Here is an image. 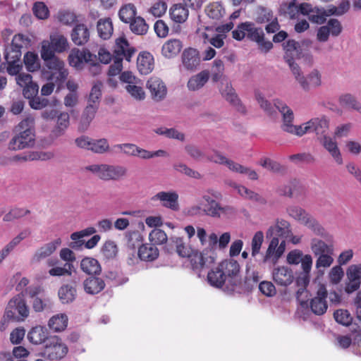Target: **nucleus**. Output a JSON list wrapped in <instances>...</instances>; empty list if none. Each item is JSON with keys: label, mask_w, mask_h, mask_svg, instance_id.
<instances>
[{"label": "nucleus", "mask_w": 361, "mask_h": 361, "mask_svg": "<svg viewBox=\"0 0 361 361\" xmlns=\"http://www.w3.org/2000/svg\"><path fill=\"white\" fill-rule=\"evenodd\" d=\"M171 19L177 23H183L186 21L189 16L188 9L181 4L172 6L169 10Z\"/></svg>", "instance_id": "72a5a7b5"}, {"label": "nucleus", "mask_w": 361, "mask_h": 361, "mask_svg": "<svg viewBox=\"0 0 361 361\" xmlns=\"http://www.w3.org/2000/svg\"><path fill=\"white\" fill-rule=\"evenodd\" d=\"M9 307H13L14 310L17 311L18 314V315H17L18 322L24 321L29 316V308L25 300L20 295H18L10 300Z\"/></svg>", "instance_id": "393cba45"}, {"label": "nucleus", "mask_w": 361, "mask_h": 361, "mask_svg": "<svg viewBox=\"0 0 361 361\" xmlns=\"http://www.w3.org/2000/svg\"><path fill=\"white\" fill-rule=\"evenodd\" d=\"M348 282L345 283V291L350 294L357 290L361 284V264H352L346 270Z\"/></svg>", "instance_id": "f8f14e48"}, {"label": "nucleus", "mask_w": 361, "mask_h": 361, "mask_svg": "<svg viewBox=\"0 0 361 361\" xmlns=\"http://www.w3.org/2000/svg\"><path fill=\"white\" fill-rule=\"evenodd\" d=\"M183 67L188 71H193L200 63V53L194 48L185 49L181 56Z\"/></svg>", "instance_id": "aec40b11"}, {"label": "nucleus", "mask_w": 361, "mask_h": 361, "mask_svg": "<svg viewBox=\"0 0 361 361\" xmlns=\"http://www.w3.org/2000/svg\"><path fill=\"white\" fill-rule=\"evenodd\" d=\"M221 95L228 101L231 105L236 108V109L245 114L246 110L245 107L241 104L235 90L233 88L231 84L228 82L226 83L222 82L220 89Z\"/></svg>", "instance_id": "6ab92c4d"}, {"label": "nucleus", "mask_w": 361, "mask_h": 361, "mask_svg": "<svg viewBox=\"0 0 361 361\" xmlns=\"http://www.w3.org/2000/svg\"><path fill=\"white\" fill-rule=\"evenodd\" d=\"M68 319L66 314H57L51 317L48 322V326L54 332H61L68 326Z\"/></svg>", "instance_id": "f704fd0d"}, {"label": "nucleus", "mask_w": 361, "mask_h": 361, "mask_svg": "<svg viewBox=\"0 0 361 361\" xmlns=\"http://www.w3.org/2000/svg\"><path fill=\"white\" fill-rule=\"evenodd\" d=\"M320 140L324 148L331 154L336 161L338 164H342L343 159L336 142L334 141L332 138L327 137L326 135H324V137Z\"/></svg>", "instance_id": "e433bc0d"}, {"label": "nucleus", "mask_w": 361, "mask_h": 361, "mask_svg": "<svg viewBox=\"0 0 361 361\" xmlns=\"http://www.w3.org/2000/svg\"><path fill=\"white\" fill-rule=\"evenodd\" d=\"M305 226L310 228L314 234L322 236L325 238H329L328 233L322 225L312 216L309 218L308 221L305 224Z\"/></svg>", "instance_id": "13d9d810"}, {"label": "nucleus", "mask_w": 361, "mask_h": 361, "mask_svg": "<svg viewBox=\"0 0 361 361\" xmlns=\"http://www.w3.org/2000/svg\"><path fill=\"white\" fill-rule=\"evenodd\" d=\"M80 269L88 275H99L102 267L99 262L92 257H85L80 262Z\"/></svg>", "instance_id": "c756f323"}, {"label": "nucleus", "mask_w": 361, "mask_h": 361, "mask_svg": "<svg viewBox=\"0 0 361 361\" xmlns=\"http://www.w3.org/2000/svg\"><path fill=\"white\" fill-rule=\"evenodd\" d=\"M109 149V145L106 139H92L90 151L96 154H104Z\"/></svg>", "instance_id": "4d7b16f0"}, {"label": "nucleus", "mask_w": 361, "mask_h": 361, "mask_svg": "<svg viewBox=\"0 0 361 361\" xmlns=\"http://www.w3.org/2000/svg\"><path fill=\"white\" fill-rule=\"evenodd\" d=\"M312 262L309 257H306L302 262V271L295 279L297 286L300 289H305L308 286L310 280V271L312 269Z\"/></svg>", "instance_id": "bb28decb"}, {"label": "nucleus", "mask_w": 361, "mask_h": 361, "mask_svg": "<svg viewBox=\"0 0 361 361\" xmlns=\"http://www.w3.org/2000/svg\"><path fill=\"white\" fill-rule=\"evenodd\" d=\"M240 265L235 260H224L207 274V281L213 287L233 288L239 283Z\"/></svg>", "instance_id": "f257e3e1"}, {"label": "nucleus", "mask_w": 361, "mask_h": 361, "mask_svg": "<svg viewBox=\"0 0 361 361\" xmlns=\"http://www.w3.org/2000/svg\"><path fill=\"white\" fill-rule=\"evenodd\" d=\"M202 206L206 215L212 217H220L221 214H226L232 210L229 206L221 207L219 203L208 195L202 197Z\"/></svg>", "instance_id": "2eb2a0df"}, {"label": "nucleus", "mask_w": 361, "mask_h": 361, "mask_svg": "<svg viewBox=\"0 0 361 361\" xmlns=\"http://www.w3.org/2000/svg\"><path fill=\"white\" fill-rule=\"evenodd\" d=\"M16 135L9 142V149L19 150L31 147L35 143V118L27 116L14 128Z\"/></svg>", "instance_id": "7ed1b4c3"}, {"label": "nucleus", "mask_w": 361, "mask_h": 361, "mask_svg": "<svg viewBox=\"0 0 361 361\" xmlns=\"http://www.w3.org/2000/svg\"><path fill=\"white\" fill-rule=\"evenodd\" d=\"M128 24H130V30L136 35H145L149 29L145 20L140 16H135Z\"/></svg>", "instance_id": "09e8293b"}, {"label": "nucleus", "mask_w": 361, "mask_h": 361, "mask_svg": "<svg viewBox=\"0 0 361 361\" xmlns=\"http://www.w3.org/2000/svg\"><path fill=\"white\" fill-rule=\"evenodd\" d=\"M334 254L325 253L317 255L318 257L315 262V267L321 274H324V269L329 268L334 263Z\"/></svg>", "instance_id": "3c124183"}, {"label": "nucleus", "mask_w": 361, "mask_h": 361, "mask_svg": "<svg viewBox=\"0 0 361 361\" xmlns=\"http://www.w3.org/2000/svg\"><path fill=\"white\" fill-rule=\"evenodd\" d=\"M72 268L73 265L71 263H66L63 267H54L49 270V274L51 276H63L72 275Z\"/></svg>", "instance_id": "0e129e2a"}, {"label": "nucleus", "mask_w": 361, "mask_h": 361, "mask_svg": "<svg viewBox=\"0 0 361 361\" xmlns=\"http://www.w3.org/2000/svg\"><path fill=\"white\" fill-rule=\"evenodd\" d=\"M95 59V55L90 52L89 50L83 49H73L68 56V62L70 66L78 70H81L85 63H89L90 61Z\"/></svg>", "instance_id": "ddd939ff"}, {"label": "nucleus", "mask_w": 361, "mask_h": 361, "mask_svg": "<svg viewBox=\"0 0 361 361\" xmlns=\"http://www.w3.org/2000/svg\"><path fill=\"white\" fill-rule=\"evenodd\" d=\"M98 106H99L97 104H88L81 116L80 125L78 127L80 130L85 131L87 130L90 123L94 118L95 114L98 109Z\"/></svg>", "instance_id": "2f4dec72"}, {"label": "nucleus", "mask_w": 361, "mask_h": 361, "mask_svg": "<svg viewBox=\"0 0 361 361\" xmlns=\"http://www.w3.org/2000/svg\"><path fill=\"white\" fill-rule=\"evenodd\" d=\"M287 212L290 216L305 225L308 221L311 215L307 213L304 209L298 206H291L287 209Z\"/></svg>", "instance_id": "de8ad7c7"}, {"label": "nucleus", "mask_w": 361, "mask_h": 361, "mask_svg": "<svg viewBox=\"0 0 361 361\" xmlns=\"http://www.w3.org/2000/svg\"><path fill=\"white\" fill-rule=\"evenodd\" d=\"M135 52L136 49L130 44L125 37H120L116 39L113 51V56L116 60L123 61L125 59L130 62Z\"/></svg>", "instance_id": "9d476101"}, {"label": "nucleus", "mask_w": 361, "mask_h": 361, "mask_svg": "<svg viewBox=\"0 0 361 361\" xmlns=\"http://www.w3.org/2000/svg\"><path fill=\"white\" fill-rule=\"evenodd\" d=\"M339 104L341 106L355 109L359 102L356 98L348 93L341 94L338 99Z\"/></svg>", "instance_id": "774afa93"}, {"label": "nucleus", "mask_w": 361, "mask_h": 361, "mask_svg": "<svg viewBox=\"0 0 361 361\" xmlns=\"http://www.w3.org/2000/svg\"><path fill=\"white\" fill-rule=\"evenodd\" d=\"M99 36L103 39H109L114 32L113 23L110 18L99 19L97 24Z\"/></svg>", "instance_id": "4c0bfd02"}, {"label": "nucleus", "mask_w": 361, "mask_h": 361, "mask_svg": "<svg viewBox=\"0 0 361 361\" xmlns=\"http://www.w3.org/2000/svg\"><path fill=\"white\" fill-rule=\"evenodd\" d=\"M147 88L149 90L153 100L159 102L165 98L167 88L164 82L159 78H150L147 82Z\"/></svg>", "instance_id": "a211bd4d"}, {"label": "nucleus", "mask_w": 361, "mask_h": 361, "mask_svg": "<svg viewBox=\"0 0 361 361\" xmlns=\"http://www.w3.org/2000/svg\"><path fill=\"white\" fill-rule=\"evenodd\" d=\"M309 257L312 263V257L310 255H303L302 252L299 250H293L290 251L287 255V262L289 264H298L301 263V268L302 269V262L305 261L306 257Z\"/></svg>", "instance_id": "864d4df0"}, {"label": "nucleus", "mask_w": 361, "mask_h": 361, "mask_svg": "<svg viewBox=\"0 0 361 361\" xmlns=\"http://www.w3.org/2000/svg\"><path fill=\"white\" fill-rule=\"evenodd\" d=\"M30 213L29 209H25L23 208H18L14 207L11 209L3 218L4 221H12L13 220L20 219L26 214Z\"/></svg>", "instance_id": "69168bd1"}, {"label": "nucleus", "mask_w": 361, "mask_h": 361, "mask_svg": "<svg viewBox=\"0 0 361 361\" xmlns=\"http://www.w3.org/2000/svg\"><path fill=\"white\" fill-rule=\"evenodd\" d=\"M328 292L324 285H321L315 295L310 301L311 311L316 315H323L328 309L327 304Z\"/></svg>", "instance_id": "9b49d317"}, {"label": "nucleus", "mask_w": 361, "mask_h": 361, "mask_svg": "<svg viewBox=\"0 0 361 361\" xmlns=\"http://www.w3.org/2000/svg\"><path fill=\"white\" fill-rule=\"evenodd\" d=\"M309 125H310V132H315L318 138L322 139L324 135H326L329 122L325 117L314 118L309 121Z\"/></svg>", "instance_id": "c85d7f7f"}, {"label": "nucleus", "mask_w": 361, "mask_h": 361, "mask_svg": "<svg viewBox=\"0 0 361 361\" xmlns=\"http://www.w3.org/2000/svg\"><path fill=\"white\" fill-rule=\"evenodd\" d=\"M232 36L238 41L246 37L249 40L256 42L260 51L264 53H267L273 48L272 42L265 40L262 28L256 27L252 22L238 24L236 29L232 32Z\"/></svg>", "instance_id": "f03ea898"}, {"label": "nucleus", "mask_w": 361, "mask_h": 361, "mask_svg": "<svg viewBox=\"0 0 361 361\" xmlns=\"http://www.w3.org/2000/svg\"><path fill=\"white\" fill-rule=\"evenodd\" d=\"M47 329L42 326H37L30 329L27 334V338L33 344L46 343L49 338Z\"/></svg>", "instance_id": "7c9ffc66"}, {"label": "nucleus", "mask_w": 361, "mask_h": 361, "mask_svg": "<svg viewBox=\"0 0 361 361\" xmlns=\"http://www.w3.org/2000/svg\"><path fill=\"white\" fill-rule=\"evenodd\" d=\"M78 281L73 279L70 283L62 285L58 291V295L63 304H68L75 300L77 295V284Z\"/></svg>", "instance_id": "412c9836"}, {"label": "nucleus", "mask_w": 361, "mask_h": 361, "mask_svg": "<svg viewBox=\"0 0 361 361\" xmlns=\"http://www.w3.org/2000/svg\"><path fill=\"white\" fill-rule=\"evenodd\" d=\"M334 317L338 323L346 326L353 322V317L347 310H337L334 313Z\"/></svg>", "instance_id": "680f3d73"}, {"label": "nucleus", "mask_w": 361, "mask_h": 361, "mask_svg": "<svg viewBox=\"0 0 361 361\" xmlns=\"http://www.w3.org/2000/svg\"><path fill=\"white\" fill-rule=\"evenodd\" d=\"M205 12L210 18L220 20L225 14V9L221 3L212 2L206 7Z\"/></svg>", "instance_id": "8fccbe9b"}, {"label": "nucleus", "mask_w": 361, "mask_h": 361, "mask_svg": "<svg viewBox=\"0 0 361 361\" xmlns=\"http://www.w3.org/2000/svg\"><path fill=\"white\" fill-rule=\"evenodd\" d=\"M106 286L104 281L95 275H92L83 281V288L86 293L96 295L102 292Z\"/></svg>", "instance_id": "5701e85b"}, {"label": "nucleus", "mask_w": 361, "mask_h": 361, "mask_svg": "<svg viewBox=\"0 0 361 361\" xmlns=\"http://www.w3.org/2000/svg\"><path fill=\"white\" fill-rule=\"evenodd\" d=\"M344 271L340 265L333 267L328 274L329 282L333 285L338 284L342 281Z\"/></svg>", "instance_id": "e2e57ef3"}, {"label": "nucleus", "mask_w": 361, "mask_h": 361, "mask_svg": "<svg viewBox=\"0 0 361 361\" xmlns=\"http://www.w3.org/2000/svg\"><path fill=\"white\" fill-rule=\"evenodd\" d=\"M274 106L283 116V124L282 126V129L284 131L298 136H302L306 133L310 132V125H309V121L301 126L293 125V113L286 104L279 99H276L274 101Z\"/></svg>", "instance_id": "39448f33"}, {"label": "nucleus", "mask_w": 361, "mask_h": 361, "mask_svg": "<svg viewBox=\"0 0 361 361\" xmlns=\"http://www.w3.org/2000/svg\"><path fill=\"white\" fill-rule=\"evenodd\" d=\"M311 249L315 256L325 253L334 254V247L319 239H313L311 243Z\"/></svg>", "instance_id": "a18cd8bd"}, {"label": "nucleus", "mask_w": 361, "mask_h": 361, "mask_svg": "<svg viewBox=\"0 0 361 361\" xmlns=\"http://www.w3.org/2000/svg\"><path fill=\"white\" fill-rule=\"evenodd\" d=\"M207 250L202 252L192 251L189 255V261L192 270L200 276L201 271L210 267L214 263L215 257Z\"/></svg>", "instance_id": "6e6552de"}, {"label": "nucleus", "mask_w": 361, "mask_h": 361, "mask_svg": "<svg viewBox=\"0 0 361 361\" xmlns=\"http://www.w3.org/2000/svg\"><path fill=\"white\" fill-rule=\"evenodd\" d=\"M209 73L202 71L195 75L192 76L188 82V87L190 90L195 91L202 87L208 81Z\"/></svg>", "instance_id": "58836bf2"}, {"label": "nucleus", "mask_w": 361, "mask_h": 361, "mask_svg": "<svg viewBox=\"0 0 361 361\" xmlns=\"http://www.w3.org/2000/svg\"><path fill=\"white\" fill-rule=\"evenodd\" d=\"M172 243L176 247V252L179 256L182 257H189V255H190L192 251H190V247L185 245L182 238H176L172 239Z\"/></svg>", "instance_id": "338daca9"}, {"label": "nucleus", "mask_w": 361, "mask_h": 361, "mask_svg": "<svg viewBox=\"0 0 361 361\" xmlns=\"http://www.w3.org/2000/svg\"><path fill=\"white\" fill-rule=\"evenodd\" d=\"M233 187L237 190L238 192L244 198L255 201L261 204L267 203L266 200L258 193L249 190L243 185L234 184Z\"/></svg>", "instance_id": "c03bdc74"}, {"label": "nucleus", "mask_w": 361, "mask_h": 361, "mask_svg": "<svg viewBox=\"0 0 361 361\" xmlns=\"http://www.w3.org/2000/svg\"><path fill=\"white\" fill-rule=\"evenodd\" d=\"M60 70L61 71L53 72V73L48 75L45 78L49 81H52L57 85L61 86L67 79L68 71L66 68H63V69Z\"/></svg>", "instance_id": "052dcab7"}, {"label": "nucleus", "mask_w": 361, "mask_h": 361, "mask_svg": "<svg viewBox=\"0 0 361 361\" xmlns=\"http://www.w3.org/2000/svg\"><path fill=\"white\" fill-rule=\"evenodd\" d=\"M68 42L67 39L62 35L55 33L49 37V40H43L42 42L41 53L47 51L51 54H55V52L61 53L67 49Z\"/></svg>", "instance_id": "1a4fd4ad"}, {"label": "nucleus", "mask_w": 361, "mask_h": 361, "mask_svg": "<svg viewBox=\"0 0 361 361\" xmlns=\"http://www.w3.org/2000/svg\"><path fill=\"white\" fill-rule=\"evenodd\" d=\"M137 66L141 74L147 75L150 73L154 66L153 56L147 51L141 52L137 59Z\"/></svg>", "instance_id": "b1692460"}, {"label": "nucleus", "mask_w": 361, "mask_h": 361, "mask_svg": "<svg viewBox=\"0 0 361 361\" xmlns=\"http://www.w3.org/2000/svg\"><path fill=\"white\" fill-rule=\"evenodd\" d=\"M149 239L152 243L151 245L155 246L156 245H162L166 243L167 235L163 230L154 228L150 232Z\"/></svg>", "instance_id": "bf43d9fd"}, {"label": "nucleus", "mask_w": 361, "mask_h": 361, "mask_svg": "<svg viewBox=\"0 0 361 361\" xmlns=\"http://www.w3.org/2000/svg\"><path fill=\"white\" fill-rule=\"evenodd\" d=\"M274 18V13L271 9L260 6L257 9L255 21L258 24H264L269 22Z\"/></svg>", "instance_id": "6e6d98bb"}, {"label": "nucleus", "mask_w": 361, "mask_h": 361, "mask_svg": "<svg viewBox=\"0 0 361 361\" xmlns=\"http://www.w3.org/2000/svg\"><path fill=\"white\" fill-rule=\"evenodd\" d=\"M17 84L23 87V94L29 99L38 94L39 86L33 82L32 77L28 73L19 74L16 78Z\"/></svg>", "instance_id": "4468645a"}, {"label": "nucleus", "mask_w": 361, "mask_h": 361, "mask_svg": "<svg viewBox=\"0 0 361 361\" xmlns=\"http://www.w3.org/2000/svg\"><path fill=\"white\" fill-rule=\"evenodd\" d=\"M183 48L182 42L178 39H170L162 46L161 53L166 58H173L178 55Z\"/></svg>", "instance_id": "cd10ccee"}, {"label": "nucleus", "mask_w": 361, "mask_h": 361, "mask_svg": "<svg viewBox=\"0 0 361 361\" xmlns=\"http://www.w3.org/2000/svg\"><path fill=\"white\" fill-rule=\"evenodd\" d=\"M178 195L177 192H159L152 197V200H159L161 204L172 210L178 209Z\"/></svg>", "instance_id": "4be33fe9"}, {"label": "nucleus", "mask_w": 361, "mask_h": 361, "mask_svg": "<svg viewBox=\"0 0 361 361\" xmlns=\"http://www.w3.org/2000/svg\"><path fill=\"white\" fill-rule=\"evenodd\" d=\"M90 39V31L84 24L76 25L71 32L73 42L78 46L86 44Z\"/></svg>", "instance_id": "a878e982"}, {"label": "nucleus", "mask_w": 361, "mask_h": 361, "mask_svg": "<svg viewBox=\"0 0 361 361\" xmlns=\"http://www.w3.org/2000/svg\"><path fill=\"white\" fill-rule=\"evenodd\" d=\"M272 279L277 286L287 287L294 281L295 276L290 268L281 266L273 269Z\"/></svg>", "instance_id": "dca6fc26"}, {"label": "nucleus", "mask_w": 361, "mask_h": 361, "mask_svg": "<svg viewBox=\"0 0 361 361\" xmlns=\"http://www.w3.org/2000/svg\"><path fill=\"white\" fill-rule=\"evenodd\" d=\"M224 64L221 59H215L211 68V77L213 82L219 81L224 76Z\"/></svg>", "instance_id": "5fc2aeb1"}, {"label": "nucleus", "mask_w": 361, "mask_h": 361, "mask_svg": "<svg viewBox=\"0 0 361 361\" xmlns=\"http://www.w3.org/2000/svg\"><path fill=\"white\" fill-rule=\"evenodd\" d=\"M61 244V238H56L54 240L48 243L41 247L35 252L34 257L39 261L42 259L46 258L53 254L56 248Z\"/></svg>", "instance_id": "c9c22d12"}, {"label": "nucleus", "mask_w": 361, "mask_h": 361, "mask_svg": "<svg viewBox=\"0 0 361 361\" xmlns=\"http://www.w3.org/2000/svg\"><path fill=\"white\" fill-rule=\"evenodd\" d=\"M47 51L40 54L41 58L44 63V67L42 71V74L44 77L65 68V63L62 60L55 56V54H51L49 52L47 54Z\"/></svg>", "instance_id": "f3484780"}, {"label": "nucleus", "mask_w": 361, "mask_h": 361, "mask_svg": "<svg viewBox=\"0 0 361 361\" xmlns=\"http://www.w3.org/2000/svg\"><path fill=\"white\" fill-rule=\"evenodd\" d=\"M23 61L27 70L34 72L39 69L40 64L37 54L32 51H27L23 58Z\"/></svg>", "instance_id": "603ef678"}, {"label": "nucleus", "mask_w": 361, "mask_h": 361, "mask_svg": "<svg viewBox=\"0 0 361 361\" xmlns=\"http://www.w3.org/2000/svg\"><path fill=\"white\" fill-rule=\"evenodd\" d=\"M22 48V45L16 44L13 40L11 44L5 49L4 58L6 61H20Z\"/></svg>", "instance_id": "37998d69"}, {"label": "nucleus", "mask_w": 361, "mask_h": 361, "mask_svg": "<svg viewBox=\"0 0 361 361\" xmlns=\"http://www.w3.org/2000/svg\"><path fill=\"white\" fill-rule=\"evenodd\" d=\"M283 49L284 50V60L288 64L296 80L300 84L302 88L307 89L308 85L302 76L300 75V68L297 63H295L294 59L299 58L300 55V44L294 39H288L283 42Z\"/></svg>", "instance_id": "20e7f679"}, {"label": "nucleus", "mask_w": 361, "mask_h": 361, "mask_svg": "<svg viewBox=\"0 0 361 361\" xmlns=\"http://www.w3.org/2000/svg\"><path fill=\"white\" fill-rule=\"evenodd\" d=\"M137 255L141 260L152 262L159 257V250L151 244H143L139 247Z\"/></svg>", "instance_id": "473e14b6"}, {"label": "nucleus", "mask_w": 361, "mask_h": 361, "mask_svg": "<svg viewBox=\"0 0 361 361\" xmlns=\"http://www.w3.org/2000/svg\"><path fill=\"white\" fill-rule=\"evenodd\" d=\"M86 170L91 171L98 178L104 180H118L127 175L128 170L121 165L106 164H92L86 166Z\"/></svg>", "instance_id": "423d86ee"}, {"label": "nucleus", "mask_w": 361, "mask_h": 361, "mask_svg": "<svg viewBox=\"0 0 361 361\" xmlns=\"http://www.w3.org/2000/svg\"><path fill=\"white\" fill-rule=\"evenodd\" d=\"M136 15V7L133 4H128L123 6L118 11L120 20L125 23H129L133 20Z\"/></svg>", "instance_id": "49530a36"}, {"label": "nucleus", "mask_w": 361, "mask_h": 361, "mask_svg": "<svg viewBox=\"0 0 361 361\" xmlns=\"http://www.w3.org/2000/svg\"><path fill=\"white\" fill-rule=\"evenodd\" d=\"M70 124V116L67 112H61L57 116L56 125L51 133L54 137H59L64 134Z\"/></svg>", "instance_id": "ea45409f"}, {"label": "nucleus", "mask_w": 361, "mask_h": 361, "mask_svg": "<svg viewBox=\"0 0 361 361\" xmlns=\"http://www.w3.org/2000/svg\"><path fill=\"white\" fill-rule=\"evenodd\" d=\"M290 224L284 219L277 220L276 224L271 226L267 231V238L283 236L289 231Z\"/></svg>", "instance_id": "a19ab883"}, {"label": "nucleus", "mask_w": 361, "mask_h": 361, "mask_svg": "<svg viewBox=\"0 0 361 361\" xmlns=\"http://www.w3.org/2000/svg\"><path fill=\"white\" fill-rule=\"evenodd\" d=\"M68 352V348L62 339L57 336H50L47 341L43 350V355L54 361L63 358Z\"/></svg>", "instance_id": "0eeeda50"}, {"label": "nucleus", "mask_w": 361, "mask_h": 361, "mask_svg": "<svg viewBox=\"0 0 361 361\" xmlns=\"http://www.w3.org/2000/svg\"><path fill=\"white\" fill-rule=\"evenodd\" d=\"M95 232L96 230L94 227H88L80 231L73 233L71 235V238L73 241L71 243L70 247L73 249H78L84 244V240H82L83 237L92 235Z\"/></svg>", "instance_id": "79ce46f5"}]
</instances>
